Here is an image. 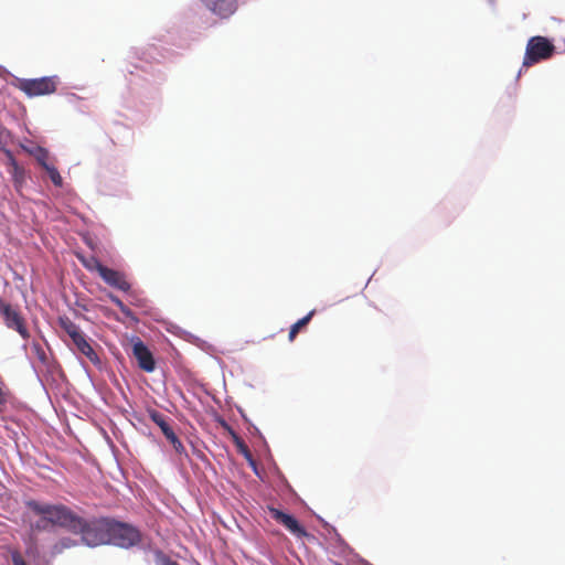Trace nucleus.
I'll return each mask as SVG.
<instances>
[{"mask_svg":"<svg viewBox=\"0 0 565 565\" xmlns=\"http://www.w3.org/2000/svg\"><path fill=\"white\" fill-rule=\"evenodd\" d=\"M28 507L34 513L44 515L47 522L65 527L71 532L76 529V523L79 524V516L65 505L41 504L36 501H30Z\"/></svg>","mask_w":565,"mask_h":565,"instance_id":"f257e3e1","label":"nucleus"},{"mask_svg":"<svg viewBox=\"0 0 565 565\" xmlns=\"http://www.w3.org/2000/svg\"><path fill=\"white\" fill-rule=\"evenodd\" d=\"M109 520L97 519L87 521L79 516V524L76 523V529L73 530V533L81 534L83 543L92 547L108 544Z\"/></svg>","mask_w":565,"mask_h":565,"instance_id":"f03ea898","label":"nucleus"},{"mask_svg":"<svg viewBox=\"0 0 565 565\" xmlns=\"http://www.w3.org/2000/svg\"><path fill=\"white\" fill-rule=\"evenodd\" d=\"M142 542V534L132 524L109 520V542L108 544L120 548H131Z\"/></svg>","mask_w":565,"mask_h":565,"instance_id":"7ed1b4c3","label":"nucleus"},{"mask_svg":"<svg viewBox=\"0 0 565 565\" xmlns=\"http://www.w3.org/2000/svg\"><path fill=\"white\" fill-rule=\"evenodd\" d=\"M60 81L57 76H44L40 78H18L15 87L28 97H39L54 94Z\"/></svg>","mask_w":565,"mask_h":565,"instance_id":"20e7f679","label":"nucleus"},{"mask_svg":"<svg viewBox=\"0 0 565 565\" xmlns=\"http://www.w3.org/2000/svg\"><path fill=\"white\" fill-rule=\"evenodd\" d=\"M555 51L554 44L544 36H532L526 44L523 66H532L541 61L552 57Z\"/></svg>","mask_w":565,"mask_h":565,"instance_id":"39448f33","label":"nucleus"},{"mask_svg":"<svg viewBox=\"0 0 565 565\" xmlns=\"http://www.w3.org/2000/svg\"><path fill=\"white\" fill-rule=\"evenodd\" d=\"M131 344L132 355L137 360L138 366L147 373L153 372L156 369V361L148 347L138 337L131 338Z\"/></svg>","mask_w":565,"mask_h":565,"instance_id":"423d86ee","label":"nucleus"},{"mask_svg":"<svg viewBox=\"0 0 565 565\" xmlns=\"http://www.w3.org/2000/svg\"><path fill=\"white\" fill-rule=\"evenodd\" d=\"M0 313L7 327L14 329L23 339L29 338L30 334L21 315L2 299H0Z\"/></svg>","mask_w":565,"mask_h":565,"instance_id":"0eeeda50","label":"nucleus"},{"mask_svg":"<svg viewBox=\"0 0 565 565\" xmlns=\"http://www.w3.org/2000/svg\"><path fill=\"white\" fill-rule=\"evenodd\" d=\"M268 512L276 522L285 526L296 537L302 539L309 535L306 529L291 514L285 513L273 507L268 508Z\"/></svg>","mask_w":565,"mask_h":565,"instance_id":"6e6552de","label":"nucleus"},{"mask_svg":"<svg viewBox=\"0 0 565 565\" xmlns=\"http://www.w3.org/2000/svg\"><path fill=\"white\" fill-rule=\"evenodd\" d=\"M99 276L107 285L120 291L128 292L131 288L126 275L119 270L105 266V268H102V274Z\"/></svg>","mask_w":565,"mask_h":565,"instance_id":"1a4fd4ad","label":"nucleus"},{"mask_svg":"<svg viewBox=\"0 0 565 565\" xmlns=\"http://www.w3.org/2000/svg\"><path fill=\"white\" fill-rule=\"evenodd\" d=\"M214 14L222 19L231 17L237 9V0H201Z\"/></svg>","mask_w":565,"mask_h":565,"instance_id":"9d476101","label":"nucleus"},{"mask_svg":"<svg viewBox=\"0 0 565 565\" xmlns=\"http://www.w3.org/2000/svg\"><path fill=\"white\" fill-rule=\"evenodd\" d=\"M73 344L76 350L85 355L94 365H100L102 361L92 344L87 341L85 334L73 341Z\"/></svg>","mask_w":565,"mask_h":565,"instance_id":"9b49d317","label":"nucleus"},{"mask_svg":"<svg viewBox=\"0 0 565 565\" xmlns=\"http://www.w3.org/2000/svg\"><path fill=\"white\" fill-rule=\"evenodd\" d=\"M58 326L71 338L72 342L85 334L81 328L68 317H60Z\"/></svg>","mask_w":565,"mask_h":565,"instance_id":"f8f14e48","label":"nucleus"},{"mask_svg":"<svg viewBox=\"0 0 565 565\" xmlns=\"http://www.w3.org/2000/svg\"><path fill=\"white\" fill-rule=\"evenodd\" d=\"M76 257L81 264L89 271L96 270L100 275L102 268H105V266L95 256L86 257L83 254L76 253Z\"/></svg>","mask_w":565,"mask_h":565,"instance_id":"ddd939ff","label":"nucleus"},{"mask_svg":"<svg viewBox=\"0 0 565 565\" xmlns=\"http://www.w3.org/2000/svg\"><path fill=\"white\" fill-rule=\"evenodd\" d=\"M31 352L41 366H49L50 358L44 347L40 342L34 341L31 344Z\"/></svg>","mask_w":565,"mask_h":565,"instance_id":"4468645a","label":"nucleus"},{"mask_svg":"<svg viewBox=\"0 0 565 565\" xmlns=\"http://www.w3.org/2000/svg\"><path fill=\"white\" fill-rule=\"evenodd\" d=\"M315 312H316L315 310H311L307 316H305L303 318L299 319L296 323H294L290 327L289 334H288L289 341H294L295 340V338L297 337V334L301 330V328L306 327L310 322V320L312 319Z\"/></svg>","mask_w":565,"mask_h":565,"instance_id":"2eb2a0df","label":"nucleus"},{"mask_svg":"<svg viewBox=\"0 0 565 565\" xmlns=\"http://www.w3.org/2000/svg\"><path fill=\"white\" fill-rule=\"evenodd\" d=\"M31 153L43 169L52 164L49 162L50 154L45 148L36 147Z\"/></svg>","mask_w":565,"mask_h":565,"instance_id":"dca6fc26","label":"nucleus"},{"mask_svg":"<svg viewBox=\"0 0 565 565\" xmlns=\"http://www.w3.org/2000/svg\"><path fill=\"white\" fill-rule=\"evenodd\" d=\"M44 170L47 172L52 183L55 186H62L63 185V178L61 177L58 170L53 164L44 168Z\"/></svg>","mask_w":565,"mask_h":565,"instance_id":"f3484780","label":"nucleus"},{"mask_svg":"<svg viewBox=\"0 0 565 565\" xmlns=\"http://www.w3.org/2000/svg\"><path fill=\"white\" fill-rule=\"evenodd\" d=\"M148 415L150 419L160 427V429L168 425L167 417L160 412L151 408L148 409Z\"/></svg>","mask_w":565,"mask_h":565,"instance_id":"a211bd4d","label":"nucleus"},{"mask_svg":"<svg viewBox=\"0 0 565 565\" xmlns=\"http://www.w3.org/2000/svg\"><path fill=\"white\" fill-rule=\"evenodd\" d=\"M235 445L237 447V450L247 459H252V454L249 451L248 446L244 443L242 438L234 435Z\"/></svg>","mask_w":565,"mask_h":565,"instance_id":"6ab92c4d","label":"nucleus"},{"mask_svg":"<svg viewBox=\"0 0 565 565\" xmlns=\"http://www.w3.org/2000/svg\"><path fill=\"white\" fill-rule=\"evenodd\" d=\"M110 301L127 317L132 315L131 310L115 295H109Z\"/></svg>","mask_w":565,"mask_h":565,"instance_id":"aec40b11","label":"nucleus"},{"mask_svg":"<svg viewBox=\"0 0 565 565\" xmlns=\"http://www.w3.org/2000/svg\"><path fill=\"white\" fill-rule=\"evenodd\" d=\"M10 173L12 174V179L15 185L21 184L24 181V170L22 167H17L10 170Z\"/></svg>","mask_w":565,"mask_h":565,"instance_id":"412c9836","label":"nucleus"},{"mask_svg":"<svg viewBox=\"0 0 565 565\" xmlns=\"http://www.w3.org/2000/svg\"><path fill=\"white\" fill-rule=\"evenodd\" d=\"M168 440L171 443L174 450L179 454H182L184 451V446L181 443V440L178 438V436L174 434H171V436L168 438Z\"/></svg>","mask_w":565,"mask_h":565,"instance_id":"4be33fe9","label":"nucleus"},{"mask_svg":"<svg viewBox=\"0 0 565 565\" xmlns=\"http://www.w3.org/2000/svg\"><path fill=\"white\" fill-rule=\"evenodd\" d=\"M6 157L8 159V166L10 167V170L19 167L18 161L15 160L13 153L10 150H6Z\"/></svg>","mask_w":565,"mask_h":565,"instance_id":"5701e85b","label":"nucleus"},{"mask_svg":"<svg viewBox=\"0 0 565 565\" xmlns=\"http://www.w3.org/2000/svg\"><path fill=\"white\" fill-rule=\"evenodd\" d=\"M6 157L8 159V166L10 167V170L19 167L18 161L15 160L13 153L10 150H6Z\"/></svg>","mask_w":565,"mask_h":565,"instance_id":"b1692460","label":"nucleus"},{"mask_svg":"<svg viewBox=\"0 0 565 565\" xmlns=\"http://www.w3.org/2000/svg\"><path fill=\"white\" fill-rule=\"evenodd\" d=\"M11 558L13 565H26L25 561L19 552H13Z\"/></svg>","mask_w":565,"mask_h":565,"instance_id":"393cba45","label":"nucleus"},{"mask_svg":"<svg viewBox=\"0 0 565 565\" xmlns=\"http://www.w3.org/2000/svg\"><path fill=\"white\" fill-rule=\"evenodd\" d=\"M161 431L162 434L164 435V437L168 439L171 434H174L173 429L170 427V425H166L164 427L161 428Z\"/></svg>","mask_w":565,"mask_h":565,"instance_id":"a878e982","label":"nucleus"},{"mask_svg":"<svg viewBox=\"0 0 565 565\" xmlns=\"http://www.w3.org/2000/svg\"><path fill=\"white\" fill-rule=\"evenodd\" d=\"M162 565H179L175 561H172L170 558H164L162 562Z\"/></svg>","mask_w":565,"mask_h":565,"instance_id":"bb28decb","label":"nucleus"},{"mask_svg":"<svg viewBox=\"0 0 565 565\" xmlns=\"http://www.w3.org/2000/svg\"><path fill=\"white\" fill-rule=\"evenodd\" d=\"M4 401H6V398H4V396H3L2 388L0 387V403H1V402H4Z\"/></svg>","mask_w":565,"mask_h":565,"instance_id":"cd10ccee","label":"nucleus"},{"mask_svg":"<svg viewBox=\"0 0 565 565\" xmlns=\"http://www.w3.org/2000/svg\"><path fill=\"white\" fill-rule=\"evenodd\" d=\"M62 544H63L64 547H68L70 546V544L64 542V541L62 542Z\"/></svg>","mask_w":565,"mask_h":565,"instance_id":"c85d7f7f","label":"nucleus"}]
</instances>
